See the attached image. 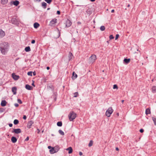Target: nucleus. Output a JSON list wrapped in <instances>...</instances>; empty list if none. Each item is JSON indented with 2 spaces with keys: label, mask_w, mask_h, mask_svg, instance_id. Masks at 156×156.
<instances>
[{
  "label": "nucleus",
  "mask_w": 156,
  "mask_h": 156,
  "mask_svg": "<svg viewBox=\"0 0 156 156\" xmlns=\"http://www.w3.org/2000/svg\"><path fill=\"white\" fill-rule=\"evenodd\" d=\"M9 45L8 42H3L0 44V49L2 53L5 55L8 51Z\"/></svg>",
  "instance_id": "nucleus-1"
},
{
  "label": "nucleus",
  "mask_w": 156,
  "mask_h": 156,
  "mask_svg": "<svg viewBox=\"0 0 156 156\" xmlns=\"http://www.w3.org/2000/svg\"><path fill=\"white\" fill-rule=\"evenodd\" d=\"M76 114L73 112H71L68 115L69 119L71 121L73 120L76 117Z\"/></svg>",
  "instance_id": "nucleus-2"
},
{
  "label": "nucleus",
  "mask_w": 156,
  "mask_h": 156,
  "mask_svg": "<svg viewBox=\"0 0 156 156\" xmlns=\"http://www.w3.org/2000/svg\"><path fill=\"white\" fill-rule=\"evenodd\" d=\"M113 111V109L111 107L108 108L106 112V115L108 117L110 116L111 115Z\"/></svg>",
  "instance_id": "nucleus-3"
},
{
  "label": "nucleus",
  "mask_w": 156,
  "mask_h": 156,
  "mask_svg": "<svg viewBox=\"0 0 156 156\" xmlns=\"http://www.w3.org/2000/svg\"><path fill=\"white\" fill-rule=\"evenodd\" d=\"M97 59L96 56L95 55H92L89 58V61L90 63H93Z\"/></svg>",
  "instance_id": "nucleus-4"
},
{
  "label": "nucleus",
  "mask_w": 156,
  "mask_h": 156,
  "mask_svg": "<svg viewBox=\"0 0 156 156\" xmlns=\"http://www.w3.org/2000/svg\"><path fill=\"white\" fill-rule=\"evenodd\" d=\"M10 21L11 23L14 24L16 25L19 24L18 21L17 19L15 17L12 18Z\"/></svg>",
  "instance_id": "nucleus-5"
},
{
  "label": "nucleus",
  "mask_w": 156,
  "mask_h": 156,
  "mask_svg": "<svg viewBox=\"0 0 156 156\" xmlns=\"http://www.w3.org/2000/svg\"><path fill=\"white\" fill-rule=\"evenodd\" d=\"M21 132V130L20 129H13L12 131V133H15L16 134H19Z\"/></svg>",
  "instance_id": "nucleus-6"
},
{
  "label": "nucleus",
  "mask_w": 156,
  "mask_h": 156,
  "mask_svg": "<svg viewBox=\"0 0 156 156\" xmlns=\"http://www.w3.org/2000/svg\"><path fill=\"white\" fill-rule=\"evenodd\" d=\"M12 77L15 80H18L20 76H18L16 75L14 73H13L12 74Z\"/></svg>",
  "instance_id": "nucleus-7"
},
{
  "label": "nucleus",
  "mask_w": 156,
  "mask_h": 156,
  "mask_svg": "<svg viewBox=\"0 0 156 156\" xmlns=\"http://www.w3.org/2000/svg\"><path fill=\"white\" fill-rule=\"evenodd\" d=\"M72 24V22L69 20L67 19L66 22V25L67 27H70Z\"/></svg>",
  "instance_id": "nucleus-8"
},
{
  "label": "nucleus",
  "mask_w": 156,
  "mask_h": 156,
  "mask_svg": "<svg viewBox=\"0 0 156 156\" xmlns=\"http://www.w3.org/2000/svg\"><path fill=\"white\" fill-rule=\"evenodd\" d=\"M19 4V2L17 0H16L14 1H12L10 3V5L13 4L14 5L17 6Z\"/></svg>",
  "instance_id": "nucleus-9"
},
{
  "label": "nucleus",
  "mask_w": 156,
  "mask_h": 156,
  "mask_svg": "<svg viewBox=\"0 0 156 156\" xmlns=\"http://www.w3.org/2000/svg\"><path fill=\"white\" fill-rule=\"evenodd\" d=\"M34 122L32 121H30L27 123V127L30 129L31 127V126L33 124Z\"/></svg>",
  "instance_id": "nucleus-10"
},
{
  "label": "nucleus",
  "mask_w": 156,
  "mask_h": 156,
  "mask_svg": "<svg viewBox=\"0 0 156 156\" xmlns=\"http://www.w3.org/2000/svg\"><path fill=\"white\" fill-rule=\"evenodd\" d=\"M57 22V19H54L52 20L50 22V23L51 25L53 26L55 25V23Z\"/></svg>",
  "instance_id": "nucleus-11"
},
{
  "label": "nucleus",
  "mask_w": 156,
  "mask_h": 156,
  "mask_svg": "<svg viewBox=\"0 0 156 156\" xmlns=\"http://www.w3.org/2000/svg\"><path fill=\"white\" fill-rule=\"evenodd\" d=\"M5 34L4 31L2 29H0V37L2 38L4 37L5 35Z\"/></svg>",
  "instance_id": "nucleus-12"
},
{
  "label": "nucleus",
  "mask_w": 156,
  "mask_h": 156,
  "mask_svg": "<svg viewBox=\"0 0 156 156\" xmlns=\"http://www.w3.org/2000/svg\"><path fill=\"white\" fill-rule=\"evenodd\" d=\"M11 140L13 143H15L17 141V139L15 137L12 136L11 137Z\"/></svg>",
  "instance_id": "nucleus-13"
},
{
  "label": "nucleus",
  "mask_w": 156,
  "mask_h": 156,
  "mask_svg": "<svg viewBox=\"0 0 156 156\" xmlns=\"http://www.w3.org/2000/svg\"><path fill=\"white\" fill-rule=\"evenodd\" d=\"M25 88L28 90H31L32 89L33 87L28 84H26L25 86Z\"/></svg>",
  "instance_id": "nucleus-14"
},
{
  "label": "nucleus",
  "mask_w": 156,
  "mask_h": 156,
  "mask_svg": "<svg viewBox=\"0 0 156 156\" xmlns=\"http://www.w3.org/2000/svg\"><path fill=\"white\" fill-rule=\"evenodd\" d=\"M73 57V55L72 54V53L69 52V55H68V58H69V61L71 60L72 58Z\"/></svg>",
  "instance_id": "nucleus-15"
},
{
  "label": "nucleus",
  "mask_w": 156,
  "mask_h": 156,
  "mask_svg": "<svg viewBox=\"0 0 156 156\" xmlns=\"http://www.w3.org/2000/svg\"><path fill=\"white\" fill-rule=\"evenodd\" d=\"M7 102L5 100H2V101L1 105V106L4 107L6 105Z\"/></svg>",
  "instance_id": "nucleus-16"
},
{
  "label": "nucleus",
  "mask_w": 156,
  "mask_h": 156,
  "mask_svg": "<svg viewBox=\"0 0 156 156\" xmlns=\"http://www.w3.org/2000/svg\"><path fill=\"white\" fill-rule=\"evenodd\" d=\"M130 60V58L127 59L125 58L123 60L124 63L126 64H127L129 62Z\"/></svg>",
  "instance_id": "nucleus-17"
},
{
  "label": "nucleus",
  "mask_w": 156,
  "mask_h": 156,
  "mask_svg": "<svg viewBox=\"0 0 156 156\" xmlns=\"http://www.w3.org/2000/svg\"><path fill=\"white\" fill-rule=\"evenodd\" d=\"M72 75L73 76L72 77V78L73 80H75L77 77V75L76 73L74 72H73V73Z\"/></svg>",
  "instance_id": "nucleus-18"
},
{
  "label": "nucleus",
  "mask_w": 156,
  "mask_h": 156,
  "mask_svg": "<svg viewBox=\"0 0 156 156\" xmlns=\"http://www.w3.org/2000/svg\"><path fill=\"white\" fill-rule=\"evenodd\" d=\"M16 87H13L12 88V90L14 94H16Z\"/></svg>",
  "instance_id": "nucleus-19"
},
{
  "label": "nucleus",
  "mask_w": 156,
  "mask_h": 156,
  "mask_svg": "<svg viewBox=\"0 0 156 156\" xmlns=\"http://www.w3.org/2000/svg\"><path fill=\"white\" fill-rule=\"evenodd\" d=\"M67 150L69 151L68 153L70 154L72 153L73 150L72 147H69L66 149Z\"/></svg>",
  "instance_id": "nucleus-20"
},
{
  "label": "nucleus",
  "mask_w": 156,
  "mask_h": 156,
  "mask_svg": "<svg viewBox=\"0 0 156 156\" xmlns=\"http://www.w3.org/2000/svg\"><path fill=\"white\" fill-rule=\"evenodd\" d=\"M54 147L55 153L57 152L60 149L59 146L58 145L55 146Z\"/></svg>",
  "instance_id": "nucleus-21"
},
{
  "label": "nucleus",
  "mask_w": 156,
  "mask_h": 156,
  "mask_svg": "<svg viewBox=\"0 0 156 156\" xmlns=\"http://www.w3.org/2000/svg\"><path fill=\"white\" fill-rule=\"evenodd\" d=\"M152 92L153 93H155L156 92V86H153L151 88Z\"/></svg>",
  "instance_id": "nucleus-22"
},
{
  "label": "nucleus",
  "mask_w": 156,
  "mask_h": 156,
  "mask_svg": "<svg viewBox=\"0 0 156 156\" xmlns=\"http://www.w3.org/2000/svg\"><path fill=\"white\" fill-rule=\"evenodd\" d=\"M50 153L51 154H53L55 152V149L54 147H52V148L49 150Z\"/></svg>",
  "instance_id": "nucleus-23"
},
{
  "label": "nucleus",
  "mask_w": 156,
  "mask_h": 156,
  "mask_svg": "<svg viewBox=\"0 0 156 156\" xmlns=\"http://www.w3.org/2000/svg\"><path fill=\"white\" fill-rule=\"evenodd\" d=\"M47 4L45 2H43L41 3V6L44 9H46L47 7Z\"/></svg>",
  "instance_id": "nucleus-24"
},
{
  "label": "nucleus",
  "mask_w": 156,
  "mask_h": 156,
  "mask_svg": "<svg viewBox=\"0 0 156 156\" xmlns=\"http://www.w3.org/2000/svg\"><path fill=\"white\" fill-rule=\"evenodd\" d=\"M39 24L37 23H35L34 24V27L35 28H37L39 26Z\"/></svg>",
  "instance_id": "nucleus-25"
},
{
  "label": "nucleus",
  "mask_w": 156,
  "mask_h": 156,
  "mask_svg": "<svg viewBox=\"0 0 156 156\" xmlns=\"http://www.w3.org/2000/svg\"><path fill=\"white\" fill-rule=\"evenodd\" d=\"M151 113L150 109L149 108H147L146 109L145 111L146 114L147 115Z\"/></svg>",
  "instance_id": "nucleus-26"
},
{
  "label": "nucleus",
  "mask_w": 156,
  "mask_h": 156,
  "mask_svg": "<svg viewBox=\"0 0 156 156\" xmlns=\"http://www.w3.org/2000/svg\"><path fill=\"white\" fill-rule=\"evenodd\" d=\"M25 50L26 52H29L31 51V49L30 46H27L25 48Z\"/></svg>",
  "instance_id": "nucleus-27"
},
{
  "label": "nucleus",
  "mask_w": 156,
  "mask_h": 156,
  "mask_svg": "<svg viewBox=\"0 0 156 156\" xmlns=\"http://www.w3.org/2000/svg\"><path fill=\"white\" fill-rule=\"evenodd\" d=\"M48 88H49L50 89H51L52 90H53L54 89V86L51 85H48Z\"/></svg>",
  "instance_id": "nucleus-28"
},
{
  "label": "nucleus",
  "mask_w": 156,
  "mask_h": 156,
  "mask_svg": "<svg viewBox=\"0 0 156 156\" xmlns=\"http://www.w3.org/2000/svg\"><path fill=\"white\" fill-rule=\"evenodd\" d=\"M57 125L58 126H62V122L61 121L58 122H57Z\"/></svg>",
  "instance_id": "nucleus-29"
},
{
  "label": "nucleus",
  "mask_w": 156,
  "mask_h": 156,
  "mask_svg": "<svg viewBox=\"0 0 156 156\" xmlns=\"http://www.w3.org/2000/svg\"><path fill=\"white\" fill-rule=\"evenodd\" d=\"M1 1L3 5H4L7 3L8 0H1Z\"/></svg>",
  "instance_id": "nucleus-30"
},
{
  "label": "nucleus",
  "mask_w": 156,
  "mask_h": 156,
  "mask_svg": "<svg viewBox=\"0 0 156 156\" xmlns=\"http://www.w3.org/2000/svg\"><path fill=\"white\" fill-rule=\"evenodd\" d=\"M58 132L62 135L63 136L64 135V132L61 129L59 130Z\"/></svg>",
  "instance_id": "nucleus-31"
},
{
  "label": "nucleus",
  "mask_w": 156,
  "mask_h": 156,
  "mask_svg": "<svg viewBox=\"0 0 156 156\" xmlns=\"http://www.w3.org/2000/svg\"><path fill=\"white\" fill-rule=\"evenodd\" d=\"M93 141L92 140H91L90 141V142L88 144V146L89 147H90L92 146L93 145Z\"/></svg>",
  "instance_id": "nucleus-32"
},
{
  "label": "nucleus",
  "mask_w": 156,
  "mask_h": 156,
  "mask_svg": "<svg viewBox=\"0 0 156 156\" xmlns=\"http://www.w3.org/2000/svg\"><path fill=\"white\" fill-rule=\"evenodd\" d=\"M19 121L17 119H15L13 122L14 125H17L19 123Z\"/></svg>",
  "instance_id": "nucleus-33"
},
{
  "label": "nucleus",
  "mask_w": 156,
  "mask_h": 156,
  "mask_svg": "<svg viewBox=\"0 0 156 156\" xmlns=\"http://www.w3.org/2000/svg\"><path fill=\"white\" fill-rule=\"evenodd\" d=\"M100 29L101 31H104L105 29V27L104 26H102L100 27Z\"/></svg>",
  "instance_id": "nucleus-34"
},
{
  "label": "nucleus",
  "mask_w": 156,
  "mask_h": 156,
  "mask_svg": "<svg viewBox=\"0 0 156 156\" xmlns=\"http://www.w3.org/2000/svg\"><path fill=\"white\" fill-rule=\"evenodd\" d=\"M152 119L154 122V124L156 125V118L154 117H152Z\"/></svg>",
  "instance_id": "nucleus-35"
},
{
  "label": "nucleus",
  "mask_w": 156,
  "mask_h": 156,
  "mask_svg": "<svg viewBox=\"0 0 156 156\" xmlns=\"http://www.w3.org/2000/svg\"><path fill=\"white\" fill-rule=\"evenodd\" d=\"M78 96V93L77 92L75 93L74 94V97H76Z\"/></svg>",
  "instance_id": "nucleus-36"
},
{
  "label": "nucleus",
  "mask_w": 156,
  "mask_h": 156,
  "mask_svg": "<svg viewBox=\"0 0 156 156\" xmlns=\"http://www.w3.org/2000/svg\"><path fill=\"white\" fill-rule=\"evenodd\" d=\"M48 4H50L52 2V0H44Z\"/></svg>",
  "instance_id": "nucleus-37"
},
{
  "label": "nucleus",
  "mask_w": 156,
  "mask_h": 156,
  "mask_svg": "<svg viewBox=\"0 0 156 156\" xmlns=\"http://www.w3.org/2000/svg\"><path fill=\"white\" fill-rule=\"evenodd\" d=\"M32 72H31V71H30V72H29L27 73V75H28V76H32Z\"/></svg>",
  "instance_id": "nucleus-38"
},
{
  "label": "nucleus",
  "mask_w": 156,
  "mask_h": 156,
  "mask_svg": "<svg viewBox=\"0 0 156 156\" xmlns=\"http://www.w3.org/2000/svg\"><path fill=\"white\" fill-rule=\"evenodd\" d=\"M113 89H118V87L117 85L116 84H114L113 86Z\"/></svg>",
  "instance_id": "nucleus-39"
},
{
  "label": "nucleus",
  "mask_w": 156,
  "mask_h": 156,
  "mask_svg": "<svg viewBox=\"0 0 156 156\" xmlns=\"http://www.w3.org/2000/svg\"><path fill=\"white\" fill-rule=\"evenodd\" d=\"M17 101H18V103H19L20 104H22V102L20 99H18Z\"/></svg>",
  "instance_id": "nucleus-40"
},
{
  "label": "nucleus",
  "mask_w": 156,
  "mask_h": 156,
  "mask_svg": "<svg viewBox=\"0 0 156 156\" xmlns=\"http://www.w3.org/2000/svg\"><path fill=\"white\" fill-rule=\"evenodd\" d=\"M114 38V37L112 35H110L109 36V39H112Z\"/></svg>",
  "instance_id": "nucleus-41"
},
{
  "label": "nucleus",
  "mask_w": 156,
  "mask_h": 156,
  "mask_svg": "<svg viewBox=\"0 0 156 156\" xmlns=\"http://www.w3.org/2000/svg\"><path fill=\"white\" fill-rule=\"evenodd\" d=\"M5 110V109L2 108H0V112H3Z\"/></svg>",
  "instance_id": "nucleus-42"
},
{
  "label": "nucleus",
  "mask_w": 156,
  "mask_h": 156,
  "mask_svg": "<svg viewBox=\"0 0 156 156\" xmlns=\"http://www.w3.org/2000/svg\"><path fill=\"white\" fill-rule=\"evenodd\" d=\"M119 36V34H116V36H115V40H117L118 39Z\"/></svg>",
  "instance_id": "nucleus-43"
},
{
  "label": "nucleus",
  "mask_w": 156,
  "mask_h": 156,
  "mask_svg": "<svg viewBox=\"0 0 156 156\" xmlns=\"http://www.w3.org/2000/svg\"><path fill=\"white\" fill-rule=\"evenodd\" d=\"M140 132L141 133H142L144 132V130L143 129H141L140 130Z\"/></svg>",
  "instance_id": "nucleus-44"
},
{
  "label": "nucleus",
  "mask_w": 156,
  "mask_h": 156,
  "mask_svg": "<svg viewBox=\"0 0 156 156\" xmlns=\"http://www.w3.org/2000/svg\"><path fill=\"white\" fill-rule=\"evenodd\" d=\"M35 40H33L32 41L31 43L32 44H34L35 43Z\"/></svg>",
  "instance_id": "nucleus-45"
},
{
  "label": "nucleus",
  "mask_w": 156,
  "mask_h": 156,
  "mask_svg": "<svg viewBox=\"0 0 156 156\" xmlns=\"http://www.w3.org/2000/svg\"><path fill=\"white\" fill-rule=\"evenodd\" d=\"M29 140V137L28 136H27V137L25 140V141H28Z\"/></svg>",
  "instance_id": "nucleus-46"
},
{
  "label": "nucleus",
  "mask_w": 156,
  "mask_h": 156,
  "mask_svg": "<svg viewBox=\"0 0 156 156\" xmlns=\"http://www.w3.org/2000/svg\"><path fill=\"white\" fill-rule=\"evenodd\" d=\"M14 105L16 107H17L19 106V105L17 103H15L14 104Z\"/></svg>",
  "instance_id": "nucleus-47"
},
{
  "label": "nucleus",
  "mask_w": 156,
  "mask_h": 156,
  "mask_svg": "<svg viewBox=\"0 0 156 156\" xmlns=\"http://www.w3.org/2000/svg\"><path fill=\"white\" fill-rule=\"evenodd\" d=\"M23 119H24V120H25L26 119H27V117L25 115H23Z\"/></svg>",
  "instance_id": "nucleus-48"
},
{
  "label": "nucleus",
  "mask_w": 156,
  "mask_h": 156,
  "mask_svg": "<svg viewBox=\"0 0 156 156\" xmlns=\"http://www.w3.org/2000/svg\"><path fill=\"white\" fill-rule=\"evenodd\" d=\"M60 13V12L59 11H57V14L58 15H59Z\"/></svg>",
  "instance_id": "nucleus-49"
},
{
  "label": "nucleus",
  "mask_w": 156,
  "mask_h": 156,
  "mask_svg": "<svg viewBox=\"0 0 156 156\" xmlns=\"http://www.w3.org/2000/svg\"><path fill=\"white\" fill-rule=\"evenodd\" d=\"M52 148V147H51L50 146H48V148L50 150Z\"/></svg>",
  "instance_id": "nucleus-50"
},
{
  "label": "nucleus",
  "mask_w": 156,
  "mask_h": 156,
  "mask_svg": "<svg viewBox=\"0 0 156 156\" xmlns=\"http://www.w3.org/2000/svg\"><path fill=\"white\" fill-rule=\"evenodd\" d=\"M9 126L10 127H12V123H10L9 124Z\"/></svg>",
  "instance_id": "nucleus-51"
},
{
  "label": "nucleus",
  "mask_w": 156,
  "mask_h": 156,
  "mask_svg": "<svg viewBox=\"0 0 156 156\" xmlns=\"http://www.w3.org/2000/svg\"><path fill=\"white\" fill-rule=\"evenodd\" d=\"M79 154L80 156H81L83 154V153L81 152H80Z\"/></svg>",
  "instance_id": "nucleus-52"
},
{
  "label": "nucleus",
  "mask_w": 156,
  "mask_h": 156,
  "mask_svg": "<svg viewBox=\"0 0 156 156\" xmlns=\"http://www.w3.org/2000/svg\"><path fill=\"white\" fill-rule=\"evenodd\" d=\"M32 86H33L34 87H35V85L34 84V81H33V82L32 83Z\"/></svg>",
  "instance_id": "nucleus-53"
},
{
  "label": "nucleus",
  "mask_w": 156,
  "mask_h": 156,
  "mask_svg": "<svg viewBox=\"0 0 156 156\" xmlns=\"http://www.w3.org/2000/svg\"><path fill=\"white\" fill-rule=\"evenodd\" d=\"M33 74L34 76H35L36 74V73L35 72H34L33 73Z\"/></svg>",
  "instance_id": "nucleus-54"
},
{
  "label": "nucleus",
  "mask_w": 156,
  "mask_h": 156,
  "mask_svg": "<svg viewBox=\"0 0 156 156\" xmlns=\"http://www.w3.org/2000/svg\"><path fill=\"white\" fill-rule=\"evenodd\" d=\"M115 10L114 9H112L111 10V12L113 13L114 12Z\"/></svg>",
  "instance_id": "nucleus-55"
},
{
  "label": "nucleus",
  "mask_w": 156,
  "mask_h": 156,
  "mask_svg": "<svg viewBox=\"0 0 156 156\" xmlns=\"http://www.w3.org/2000/svg\"><path fill=\"white\" fill-rule=\"evenodd\" d=\"M116 151H118L119 150V149L118 147H116L115 149Z\"/></svg>",
  "instance_id": "nucleus-56"
},
{
  "label": "nucleus",
  "mask_w": 156,
  "mask_h": 156,
  "mask_svg": "<svg viewBox=\"0 0 156 156\" xmlns=\"http://www.w3.org/2000/svg\"><path fill=\"white\" fill-rule=\"evenodd\" d=\"M50 69V67L49 66H47V70H49Z\"/></svg>",
  "instance_id": "nucleus-57"
},
{
  "label": "nucleus",
  "mask_w": 156,
  "mask_h": 156,
  "mask_svg": "<svg viewBox=\"0 0 156 156\" xmlns=\"http://www.w3.org/2000/svg\"><path fill=\"white\" fill-rule=\"evenodd\" d=\"M37 130H38V133H39L40 132V130H39V129H37Z\"/></svg>",
  "instance_id": "nucleus-58"
},
{
  "label": "nucleus",
  "mask_w": 156,
  "mask_h": 156,
  "mask_svg": "<svg viewBox=\"0 0 156 156\" xmlns=\"http://www.w3.org/2000/svg\"><path fill=\"white\" fill-rule=\"evenodd\" d=\"M90 0L92 2H94L95 1V0Z\"/></svg>",
  "instance_id": "nucleus-59"
},
{
  "label": "nucleus",
  "mask_w": 156,
  "mask_h": 156,
  "mask_svg": "<svg viewBox=\"0 0 156 156\" xmlns=\"http://www.w3.org/2000/svg\"><path fill=\"white\" fill-rule=\"evenodd\" d=\"M36 0L37 1H38L39 2H40L41 1V0Z\"/></svg>",
  "instance_id": "nucleus-60"
},
{
  "label": "nucleus",
  "mask_w": 156,
  "mask_h": 156,
  "mask_svg": "<svg viewBox=\"0 0 156 156\" xmlns=\"http://www.w3.org/2000/svg\"><path fill=\"white\" fill-rule=\"evenodd\" d=\"M116 115H117V116H119V113H117Z\"/></svg>",
  "instance_id": "nucleus-61"
},
{
  "label": "nucleus",
  "mask_w": 156,
  "mask_h": 156,
  "mask_svg": "<svg viewBox=\"0 0 156 156\" xmlns=\"http://www.w3.org/2000/svg\"><path fill=\"white\" fill-rule=\"evenodd\" d=\"M124 100H122L121 102H122V103H123V102H124Z\"/></svg>",
  "instance_id": "nucleus-62"
},
{
  "label": "nucleus",
  "mask_w": 156,
  "mask_h": 156,
  "mask_svg": "<svg viewBox=\"0 0 156 156\" xmlns=\"http://www.w3.org/2000/svg\"><path fill=\"white\" fill-rule=\"evenodd\" d=\"M51 135L52 136H55V135L54 134H51Z\"/></svg>",
  "instance_id": "nucleus-63"
},
{
  "label": "nucleus",
  "mask_w": 156,
  "mask_h": 156,
  "mask_svg": "<svg viewBox=\"0 0 156 156\" xmlns=\"http://www.w3.org/2000/svg\"><path fill=\"white\" fill-rule=\"evenodd\" d=\"M130 6V5L129 4L128 5V7H129Z\"/></svg>",
  "instance_id": "nucleus-64"
}]
</instances>
